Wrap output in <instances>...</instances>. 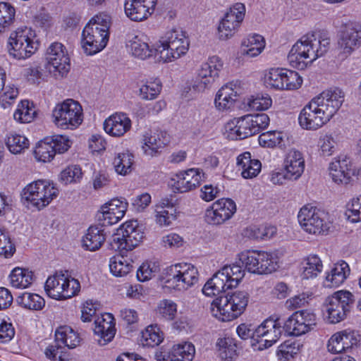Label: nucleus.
<instances>
[{
    "label": "nucleus",
    "instance_id": "nucleus-59",
    "mask_svg": "<svg viewBox=\"0 0 361 361\" xmlns=\"http://www.w3.org/2000/svg\"><path fill=\"white\" fill-rule=\"evenodd\" d=\"M44 354L51 361H68L67 349L56 341L45 349Z\"/></svg>",
    "mask_w": 361,
    "mask_h": 361
},
{
    "label": "nucleus",
    "instance_id": "nucleus-52",
    "mask_svg": "<svg viewBox=\"0 0 361 361\" xmlns=\"http://www.w3.org/2000/svg\"><path fill=\"white\" fill-rule=\"evenodd\" d=\"M285 135L280 131L273 130L262 133L258 138L261 146L273 148L285 146Z\"/></svg>",
    "mask_w": 361,
    "mask_h": 361
},
{
    "label": "nucleus",
    "instance_id": "nucleus-1",
    "mask_svg": "<svg viewBox=\"0 0 361 361\" xmlns=\"http://www.w3.org/2000/svg\"><path fill=\"white\" fill-rule=\"evenodd\" d=\"M345 93L338 87L324 90L304 106L298 116L300 126L317 130L329 123L344 102Z\"/></svg>",
    "mask_w": 361,
    "mask_h": 361
},
{
    "label": "nucleus",
    "instance_id": "nucleus-57",
    "mask_svg": "<svg viewBox=\"0 0 361 361\" xmlns=\"http://www.w3.org/2000/svg\"><path fill=\"white\" fill-rule=\"evenodd\" d=\"M158 262L147 261L143 262L137 271L138 281L145 282L152 279L159 271Z\"/></svg>",
    "mask_w": 361,
    "mask_h": 361
},
{
    "label": "nucleus",
    "instance_id": "nucleus-61",
    "mask_svg": "<svg viewBox=\"0 0 361 361\" xmlns=\"http://www.w3.org/2000/svg\"><path fill=\"white\" fill-rule=\"evenodd\" d=\"M157 314L166 320H173L177 313V305L171 300H162L157 306Z\"/></svg>",
    "mask_w": 361,
    "mask_h": 361
},
{
    "label": "nucleus",
    "instance_id": "nucleus-56",
    "mask_svg": "<svg viewBox=\"0 0 361 361\" xmlns=\"http://www.w3.org/2000/svg\"><path fill=\"white\" fill-rule=\"evenodd\" d=\"M16 9L11 4L0 2V33L6 31L13 23Z\"/></svg>",
    "mask_w": 361,
    "mask_h": 361
},
{
    "label": "nucleus",
    "instance_id": "nucleus-7",
    "mask_svg": "<svg viewBox=\"0 0 361 361\" xmlns=\"http://www.w3.org/2000/svg\"><path fill=\"white\" fill-rule=\"evenodd\" d=\"M248 302L249 294L247 292L235 291L214 300L211 303L210 312L213 317L220 321H232L244 312Z\"/></svg>",
    "mask_w": 361,
    "mask_h": 361
},
{
    "label": "nucleus",
    "instance_id": "nucleus-32",
    "mask_svg": "<svg viewBox=\"0 0 361 361\" xmlns=\"http://www.w3.org/2000/svg\"><path fill=\"white\" fill-rule=\"evenodd\" d=\"M115 319L110 313H104L94 320V333L99 337L100 345H105L112 341L116 334Z\"/></svg>",
    "mask_w": 361,
    "mask_h": 361
},
{
    "label": "nucleus",
    "instance_id": "nucleus-9",
    "mask_svg": "<svg viewBox=\"0 0 361 361\" xmlns=\"http://www.w3.org/2000/svg\"><path fill=\"white\" fill-rule=\"evenodd\" d=\"M355 301L353 294L346 290L336 291L327 296L322 304V312L331 324L344 320Z\"/></svg>",
    "mask_w": 361,
    "mask_h": 361
},
{
    "label": "nucleus",
    "instance_id": "nucleus-24",
    "mask_svg": "<svg viewBox=\"0 0 361 361\" xmlns=\"http://www.w3.org/2000/svg\"><path fill=\"white\" fill-rule=\"evenodd\" d=\"M47 67L49 72L64 75L70 69V59L66 47L60 42H53L46 53Z\"/></svg>",
    "mask_w": 361,
    "mask_h": 361
},
{
    "label": "nucleus",
    "instance_id": "nucleus-60",
    "mask_svg": "<svg viewBox=\"0 0 361 361\" xmlns=\"http://www.w3.org/2000/svg\"><path fill=\"white\" fill-rule=\"evenodd\" d=\"M82 177L81 168L78 165H71L63 169L60 174V180L67 185L80 182Z\"/></svg>",
    "mask_w": 361,
    "mask_h": 361
},
{
    "label": "nucleus",
    "instance_id": "nucleus-44",
    "mask_svg": "<svg viewBox=\"0 0 361 361\" xmlns=\"http://www.w3.org/2000/svg\"><path fill=\"white\" fill-rule=\"evenodd\" d=\"M259 272L258 274H267L275 271L279 267V252L259 251Z\"/></svg>",
    "mask_w": 361,
    "mask_h": 361
},
{
    "label": "nucleus",
    "instance_id": "nucleus-47",
    "mask_svg": "<svg viewBox=\"0 0 361 361\" xmlns=\"http://www.w3.org/2000/svg\"><path fill=\"white\" fill-rule=\"evenodd\" d=\"M164 340V334L157 325H149L141 333L140 344L144 347L158 346Z\"/></svg>",
    "mask_w": 361,
    "mask_h": 361
},
{
    "label": "nucleus",
    "instance_id": "nucleus-45",
    "mask_svg": "<svg viewBox=\"0 0 361 361\" xmlns=\"http://www.w3.org/2000/svg\"><path fill=\"white\" fill-rule=\"evenodd\" d=\"M37 116V110L32 102L28 100L20 101L13 113V118L20 123H31Z\"/></svg>",
    "mask_w": 361,
    "mask_h": 361
},
{
    "label": "nucleus",
    "instance_id": "nucleus-14",
    "mask_svg": "<svg viewBox=\"0 0 361 361\" xmlns=\"http://www.w3.org/2000/svg\"><path fill=\"white\" fill-rule=\"evenodd\" d=\"M144 234L142 226L139 225L137 221H126L113 236L111 246L120 252L132 250L142 242Z\"/></svg>",
    "mask_w": 361,
    "mask_h": 361
},
{
    "label": "nucleus",
    "instance_id": "nucleus-28",
    "mask_svg": "<svg viewBox=\"0 0 361 361\" xmlns=\"http://www.w3.org/2000/svg\"><path fill=\"white\" fill-rule=\"evenodd\" d=\"M157 0H126V15L133 21H142L150 16L157 5Z\"/></svg>",
    "mask_w": 361,
    "mask_h": 361
},
{
    "label": "nucleus",
    "instance_id": "nucleus-26",
    "mask_svg": "<svg viewBox=\"0 0 361 361\" xmlns=\"http://www.w3.org/2000/svg\"><path fill=\"white\" fill-rule=\"evenodd\" d=\"M207 178L203 170L191 168L180 171L173 178L174 188L179 192H186L198 187Z\"/></svg>",
    "mask_w": 361,
    "mask_h": 361
},
{
    "label": "nucleus",
    "instance_id": "nucleus-49",
    "mask_svg": "<svg viewBox=\"0 0 361 361\" xmlns=\"http://www.w3.org/2000/svg\"><path fill=\"white\" fill-rule=\"evenodd\" d=\"M161 82L158 78H150L142 81L139 89V96L145 100L155 99L161 92Z\"/></svg>",
    "mask_w": 361,
    "mask_h": 361
},
{
    "label": "nucleus",
    "instance_id": "nucleus-37",
    "mask_svg": "<svg viewBox=\"0 0 361 361\" xmlns=\"http://www.w3.org/2000/svg\"><path fill=\"white\" fill-rule=\"evenodd\" d=\"M154 221L161 228L169 227L176 220V209L168 200H163L154 207Z\"/></svg>",
    "mask_w": 361,
    "mask_h": 361
},
{
    "label": "nucleus",
    "instance_id": "nucleus-41",
    "mask_svg": "<svg viewBox=\"0 0 361 361\" xmlns=\"http://www.w3.org/2000/svg\"><path fill=\"white\" fill-rule=\"evenodd\" d=\"M8 279L12 287L24 289L31 286L35 278L32 271L17 267L12 269Z\"/></svg>",
    "mask_w": 361,
    "mask_h": 361
},
{
    "label": "nucleus",
    "instance_id": "nucleus-27",
    "mask_svg": "<svg viewBox=\"0 0 361 361\" xmlns=\"http://www.w3.org/2000/svg\"><path fill=\"white\" fill-rule=\"evenodd\" d=\"M283 169L289 176V180H298L305 169V157L302 152L295 148L288 149L283 157Z\"/></svg>",
    "mask_w": 361,
    "mask_h": 361
},
{
    "label": "nucleus",
    "instance_id": "nucleus-48",
    "mask_svg": "<svg viewBox=\"0 0 361 361\" xmlns=\"http://www.w3.org/2000/svg\"><path fill=\"white\" fill-rule=\"evenodd\" d=\"M195 355V346L190 342L175 344L171 348V361H192Z\"/></svg>",
    "mask_w": 361,
    "mask_h": 361
},
{
    "label": "nucleus",
    "instance_id": "nucleus-54",
    "mask_svg": "<svg viewBox=\"0 0 361 361\" xmlns=\"http://www.w3.org/2000/svg\"><path fill=\"white\" fill-rule=\"evenodd\" d=\"M34 155L37 161L42 162H50L54 158L56 153L49 138L38 142L35 149Z\"/></svg>",
    "mask_w": 361,
    "mask_h": 361
},
{
    "label": "nucleus",
    "instance_id": "nucleus-13",
    "mask_svg": "<svg viewBox=\"0 0 361 361\" xmlns=\"http://www.w3.org/2000/svg\"><path fill=\"white\" fill-rule=\"evenodd\" d=\"M199 272L190 263H177L167 268L165 285L179 291H184L197 283Z\"/></svg>",
    "mask_w": 361,
    "mask_h": 361
},
{
    "label": "nucleus",
    "instance_id": "nucleus-15",
    "mask_svg": "<svg viewBox=\"0 0 361 361\" xmlns=\"http://www.w3.org/2000/svg\"><path fill=\"white\" fill-rule=\"evenodd\" d=\"M246 13L244 4L236 2L228 8L221 18L217 27L218 38L228 40L239 31Z\"/></svg>",
    "mask_w": 361,
    "mask_h": 361
},
{
    "label": "nucleus",
    "instance_id": "nucleus-55",
    "mask_svg": "<svg viewBox=\"0 0 361 361\" xmlns=\"http://www.w3.org/2000/svg\"><path fill=\"white\" fill-rule=\"evenodd\" d=\"M318 149L322 157H330L337 150L338 142L336 137L331 133L322 135L318 141Z\"/></svg>",
    "mask_w": 361,
    "mask_h": 361
},
{
    "label": "nucleus",
    "instance_id": "nucleus-3",
    "mask_svg": "<svg viewBox=\"0 0 361 361\" xmlns=\"http://www.w3.org/2000/svg\"><path fill=\"white\" fill-rule=\"evenodd\" d=\"M330 38L326 35L317 37L314 34L302 36L292 46L287 59L294 68L304 70L329 49Z\"/></svg>",
    "mask_w": 361,
    "mask_h": 361
},
{
    "label": "nucleus",
    "instance_id": "nucleus-30",
    "mask_svg": "<svg viewBox=\"0 0 361 361\" xmlns=\"http://www.w3.org/2000/svg\"><path fill=\"white\" fill-rule=\"evenodd\" d=\"M257 338H265L261 339L257 349L259 350L268 348L275 343L281 335V329L276 321L266 319L257 329L255 334Z\"/></svg>",
    "mask_w": 361,
    "mask_h": 361
},
{
    "label": "nucleus",
    "instance_id": "nucleus-2",
    "mask_svg": "<svg viewBox=\"0 0 361 361\" xmlns=\"http://www.w3.org/2000/svg\"><path fill=\"white\" fill-rule=\"evenodd\" d=\"M259 250H245L237 255V259L244 266L233 264L226 265L215 273L202 288V293L213 297L235 288L245 276V269L253 274L259 272Z\"/></svg>",
    "mask_w": 361,
    "mask_h": 361
},
{
    "label": "nucleus",
    "instance_id": "nucleus-46",
    "mask_svg": "<svg viewBox=\"0 0 361 361\" xmlns=\"http://www.w3.org/2000/svg\"><path fill=\"white\" fill-rule=\"evenodd\" d=\"M112 164L117 174L126 176L133 169L134 156L128 151L118 153L115 155Z\"/></svg>",
    "mask_w": 361,
    "mask_h": 361
},
{
    "label": "nucleus",
    "instance_id": "nucleus-50",
    "mask_svg": "<svg viewBox=\"0 0 361 361\" xmlns=\"http://www.w3.org/2000/svg\"><path fill=\"white\" fill-rule=\"evenodd\" d=\"M17 303L22 307L30 310H41L45 305L42 297L36 293L25 292L16 298Z\"/></svg>",
    "mask_w": 361,
    "mask_h": 361
},
{
    "label": "nucleus",
    "instance_id": "nucleus-5",
    "mask_svg": "<svg viewBox=\"0 0 361 361\" xmlns=\"http://www.w3.org/2000/svg\"><path fill=\"white\" fill-rule=\"evenodd\" d=\"M190 42L180 29L167 31L154 44V58L159 63H169L186 55Z\"/></svg>",
    "mask_w": 361,
    "mask_h": 361
},
{
    "label": "nucleus",
    "instance_id": "nucleus-58",
    "mask_svg": "<svg viewBox=\"0 0 361 361\" xmlns=\"http://www.w3.org/2000/svg\"><path fill=\"white\" fill-rule=\"evenodd\" d=\"M247 104L255 111H265L272 105V99L268 94H258L247 98Z\"/></svg>",
    "mask_w": 361,
    "mask_h": 361
},
{
    "label": "nucleus",
    "instance_id": "nucleus-34",
    "mask_svg": "<svg viewBox=\"0 0 361 361\" xmlns=\"http://www.w3.org/2000/svg\"><path fill=\"white\" fill-rule=\"evenodd\" d=\"M265 47L266 41L262 35L250 34L242 39L239 54L244 59L255 58L263 52Z\"/></svg>",
    "mask_w": 361,
    "mask_h": 361
},
{
    "label": "nucleus",
    "instance_id": "nucleus-51",
    "mask_svg": "<svg viewBox=\"0 0 361 361\" xmlns=\"http://www.w3.org/2000/svg\"><path fill=\"white\" fill-rule=\"evenodd\" d=\"M5 142L8 150L13 154L22 153L29 146V140L27 137L14 132L6 135Z\"/></svg>",
    "mask_w": 361,
    "mask_h": 361
},
{
    "label": "nucleus",
    "instance_id": "nucleus-36",
    "mask_svg": "<svg viewBox=\"0 0 361 361\" xmlns=\"http://www.w3.org/2000/svg\"><path fill=\"white\" fill-rule=\"evenodd\" d=\"M350 274V269L348 263L341 260L335 263L329 271L326 273L324 280V286L336 288L343 284Z\"/></svg>",
    "mask_w": 361,
    "mask_h": 361
},
{
    "label": "nucleus",
    "instance_id": "nucleus-23",
    "mask_svg": "<svg viewBox=\"0 0 361 361\" xmlns=\"http://www.w3.org/2000/svg\"><path fill=\"white\" fill-rule=\"evenodd\" d=\"M315 325L316 315L307 310H300L286 320L283 329L289 336H299L310 331Z\"/></svg>",
    "mask_w": 361,
    "mask_h": 361
},
{
    "label": "nucleus",
    "instance_id": "nucleus-18",
    "mask_svg": "<svg viewBox=\"0 0 361 361\" xmlns=\"http://www.w3.org/2000/svg\"><path fill=\"white\" fill-rule=\"evenodd\" d=\"M267 87L279 90H293L298 89L302 79L298 73L283 68H271L264 78Z\"/></svg>",
    "mask_w": 361,
    "mask_h": 361
},
{
    "label": "nucleus",
    "instance_id": "nucleus-40",
    "mask_svg": "<svg viewBox=\"0 0 361 361\" xmlns=\"http://www.w3.org/2000/svg\"><path fill=\"white\" fill-rule=\"evenodd\" d=\"M79 334L69 326H61L55 331V341L65 348H75L80 343Z\"/></svg>",
    "mask_w": 361,
    "mask_h": 361
},
{
    "label": "nucleus",
    "instance_id": "nucleus-17",
    "mask_svg": "<svg viewBox=\"0 0 361 361\" xmlns=\"http://www.w3.org/2000/svg\"><path fill=\"white\" fill-rule=\"evenodd\" d=\"M44 290L51 298L62 300L78 295L80 284L73 278L56 273L47 279Z\"/></svg>",
    "mask_w": 361,
    "mask_h": 361
},
{
    "label": "nucleus",
    "instance_id": "nucleus-4",
    "mask_svg": "<svg viewBox=\"0 0 361 361\" xmlns=\"http://www.w3.org/2000/svg\"><path fill=\"white\" fill-rule=\"evenodd\" d=\"M111 16L99 13L93 16L85 26L81 37V45L87 55H94L102 51L109 39Z\"/></svg>",
    "mask_w": 361,
    "mask_h": 361
},
{
    "label": "nucleus",
    "instance_id": "nucleus-11",
    "mask_svg": "<svg viewBox=\"0 0 361 361\" xmlns=\"http://www.w3.org/2000/svg\"><path fill=\"white\" fill-rule=\"evenodd\" d=\"M51 118L53 123L61 129H76L83 121L82 106L74 99H65L54 107Z\"/></svg>",
    "mask_w": 361,
    "mask_h": 361
},
{
    "label": "nucleus",
    "instance_id": "nucleus-20",
    "mask_svg": "<svg viewBox=\"0 0 361 361\" xmlns=\"http://www.w3.org/2000/svg\"><path fill=\"white\" fill-rule=\"evenodd\" d=\"M329 176L337 184H348L353 178H357L360 169L346 157L335 158L329 166Z\"/></svg>",
    "mask_w": 361,
    "mask_h": 361
},
{
    "label": "nucleus",
    "instance_id": "nucleus-64",
    "mask_svg": "<svg viewBox=\"0 0 361 361\" xmlns=\"http://www.w3.org/2000/svg\"><path fill=\"white\" fill-rule=\"evenodd\" d=\"M345 214L352 222L361 221V195L347 204Z\"/></svg>",
    "mask_w": 361,
    "mask_h": 361
},
{
    "label": "nucleus",
    "instance_id": "nucleus-6",
    "mask_svg": "<svg viewBox=\"0 0 361 361\" xmlns=\"http://www.w3.org/2000/svg\"><path fill=\"white\" fill-rule=\"evenodd\" d=\"M270 123L266 114H247L234 118L225 125V134L230 140H243L267 128Z\"/></svg>",
    "mask_w": 361,
    "mask_h": 361
},
{
    "label": "nucleus",
    "instance_id": "nucleus-29",
    "mask_svg": "<svg viewBox=\"0 0 361 361\" xmlns=\"http://www.w3.org/2000/svg\"><path fill=\"white\" fill-rule=\"evenodd\" d=\"M149 42V37L143 33L128 35L126 48L135 58L145 60L154 56V44L151 48Z\"/></svg>",
    "mask_w": 361,
    "mask_h": 361
},
{
    "label": "nucleus",
    "instance_id": "nucleus-63",
    "mask_svg": "<svg viewBox=\"0 0 361 361\" xmlns=\"http://www.w3.org/2000/svg\"><path fill=\"white\" fill-rule=\"evenodd\" d=\"M299 351V344L287 341L281 344L277 350V356L280 360H289L294 357Z\"/></svg>",
    "mask_w": 361,
    "mask_h": 361
},
{
    "label": "nucleus",
    "instance_id": "nucleus-62",
    "mask_svg": "<svg viewBox=\"0 0 361 361\" xmlns=\"http://www.w3.org/2000/svg\"><path fill=\"white\" fill-rule=\"evenodd\" d=\"M185 240L182 236L176 233H169L164 235L160 239V245L169 250H177L183 247Z\"/></svg>",
    "mask_w": 361,
    "mask_h": 361
},
{
    "label": "nucleus",
    "instance_id": "nucleus-38",
    "mask_svg": "<svg viewBox=\"0 0 361 361\" xmlns=\"http://www.w3.org/2000/svg\"><path fill=\"white\" fill-rule=\"evenodd\" d=\"M237 166L244 178H253L261 171L262 164L259 159L252 158L250 152H245L237 157Z\"/></svg>",
    "mask_w": 361,
    "mask_h": 361
},
{
    "label": "nucleus",
    "instance_id": "nucleus-8",
    "mask_svg": "<svg viewBox=\"0 0 361 361\" xmlns=\"http://www.w3.org/2000/svg\"><path fill=\"white\" fill-rule=\"evenodd\" d=\"M59 194L56 185L42 179L27 184L22 191V200L28 208L40 211L47 207Z\"/></svg>",
    "mask_w": 361,
    "mask_h": 361
},
{
    "label": "nucleus",
    "instance_id": "nucleus-39",
    "mask_svg": "<svg viewBox=\"0 0 361 361\" xmlns=\"http://www.w3.org/2000/svg\"><path fill=\"white\" fill-rule=\"evenodd\" d=\"M106 235L103 229L99 226H90L82 237V245L86 250L94 252L104 244Z\"/></svg>",
    "mask_w": 361,
    "mask_h": 361
},
{
    "label": "nucleus",
    "instance_id": "nucleus-42",
    "mask_svg": "<svg viewBox=\"0 0 361 361\" xmlns=\"http://www.w3.org/2000/svg\"><path fill=\"white\" fill-rule=\"evenodd\" d=\"M301 276L304 279L316 278L323 270V263L317 255H309L301 263Z\"/></svg>",
    "mask_w": 361,
    "mask_h": 361
},
{
    "label": "nucleus",
    "instance_id": "nucleus-10",
    "mask_svg": "<svg viewBox=\"0 0 361 361\" xmlns=\"http://www.w3.org/2000/svg\"><path fill=\"white\" fill-rule=\"evenodd\" d=\"M35 32L28 27H20L12 32L8 38V53L16 59L30 57L38 49Z\"/></svg>",
    "mask_w": 361,
    "mask_h": 361
},
{
    "label": "nucleus",
    "instance_id": "nucleus-33",
    "mask_svg": "<svg viewBox=\"0 0 361 361\" xmlns=\"http://www.w3.org/2000/svg\"><path fill=\"white\" fill-rule=\"evenodd\" d=\"M131 125V120L126 114L115 113L104 120L103 128L111 137H120L130 130Z\"/></svg>",
    "mask_w": 361,
    "mask_h": 361
},
{
    "label": "nucleus",
    "instance_id": "nucleus-35",
    "mask_svg": "<svg viewBox=\"0 0 361 361\" xmlns=\"http://www.w3.org/2000/svg\"><path fill=\"white\" fill-rule=\"evenodd\" d=\"M169 142V137L166 133L147 131L142 137V149L145 154L153 157L159 153Z\"/></svg>",
    "mask_w": 361,
    "mask_h": 361
},
{
    "label": "nucleus",
    "instance_id": "nucleus-16",
    "mask_svg": "<svg viewBox=\"0 0 361 361\" xmlns=\"http://www.w3.org/2000/svg\"><path fill=\"white\" fill-rule=\"evenodd\" d=\"M223 66L224 62L219 56H210L198 69L196 75L189 85V90L199 93L211 87L219 78Z\"/></svg>",
    "mask_w": 361,
    "mask_h": 361
},
{
    "label": "nucleus",
    "instance_id": "nucleus-19",
    "mask_svg": "<svg viewBox=\"0 0 361 361\" xmlns=\"http://www.w3.org/2000/svg\"><path fill=\"white\" fill-rule=\"evenodd\" d=\"M361 46V25L348 21L338 36L337 51L341 59L349 57Z\"/></svg>",
    "mask_w": 361,
    "mask_h": 361
},
{
    "label": "nucleus",
    "instance_id": "nucleus-12",
    "mask_svg": "<svg viewBox=\"0 0 361 361\" xmlns=\"http://www.w3.org/2000/svg\"><path fill=\"white\" fill-rule=\"evenodd\" d=\"M298 219L304 232L314 235L326 234L331 226L328 213L310 204L300 208Z\"/></svg>",
    "mask_w": 361,
    "mask_h": 361
},
{
    "label": "nucleus",
    "instance_id": "nucleus-22",
    "mask_svg": "<svg viewBox=\"0 0 361 361\" xmlns=\"http://www.w3.org/2000/svg\"><path fill=\"white\" fill-rule=\"evenodd\" d=\"M236 212L235 202L230 198L214 202L205 211V221L214 226L221 225L232 218Z\"/></svg>",
    "mask_w": 361,
    "mask_h": 361
},
{
    "label": "nucleus",
    "instance_id": "nucleus-31",
    "mask_svg": "<svg viewBox=\"0 0 361 361\" xmlns=\"http://www.w3.org/2000/svg\"><path fill=\"white\" fill-rule=\"evenodd\" d=\"M128 205L126 200L113 199L101 207L99 219L104 221V224H115L124 216Z\"/></svg>",
    "mask_w": 361,
    "mask_h": 361
},
{
    "label": "nucleus",
    "instance_id": "nucleus-43",
    "mask_svg": "<svg viewBox=\"0 0 361 361\" xmlns=\"http://www.w3.org/2000/svg\"><path fill=\"white\" fill-rule=\"evenodd\" d=\"M109 267L111 274L116 277H123L133 270V261L121 255L109 258Z\"/></svg>",
    "mask_w": 361,
    "mask_h": 361
},
{
    "label": "nucleus",
    "instance_id": "nucleus-21",
    "mask_svg": "<svg viewBox=\"0 0 361 361\" xmlns=\"http://www.w3.org/2000/svg\"><path fill=\"white\" fill-rule=\"evenodd\" d=\"M242 94L243 82L241 81L233 80L227 82L221 86L215 94V108L221 112L231 111Z\"/></svg>",
    "mask_w": 361,
    "mask_h": 361
},
{
    "label": "nucleus",
    "instance_id": "nucleus-25",
    "mask_svg": "<svg viewBox=\"0 0 361 361\" xmlns=\"http://www.w3.org/2000/svg\"><path fill=\"white\" fill-rule=\"evenodd\" d=\"M360 341L358 331L346 329L331 335L327 341L326 348L331 354H338L357 346Z\"/></svg>",
    "mask_w": 361,
    "mask_h": 361
},
{
    "label": "nucleus",
    "instance_id": "nucleus-53",
    "mask_svg": "<svg viewBox=\"0 0 361 361\" xmlns=\"http://www.w3.org/2000/svg\"><path fill=\"white\" fill-rule=\"evenodd\" d=\"M216 345L219 356L222 360L231 361L236 356L237 345L233 338L230 337L219 338Z\"/></svg>",
    "mask_w": 361,
    "mask_h": 361
}]
</instances>
